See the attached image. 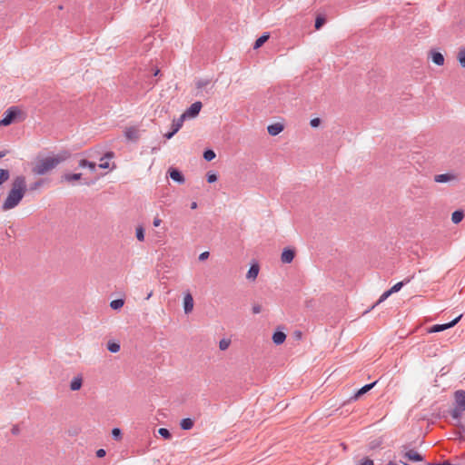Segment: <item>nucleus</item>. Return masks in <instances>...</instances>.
Listing matches in <instances>:
<instances>
[{
	"instance_id": "20",
	"label": "nucleus",
	"mask_w": 465,
	"mask_h": 465,
	"mask_svg": "<svg viewBox=\"0 0 465 465\" xmlns=\"http://www.w3.org/2000/svg\"><path fill=\"white\" fill-rule=\"evenodd\" d=\"M377 383V381H374L371 384H367L365 386H363L362 388H361L357 393L355 394L354 396V399L357 400L359 399L361 395H363L364 393L368 392L371 389H372L374 387V385Z\"/></svg>"
},
{
	"instance_id": "29",
	"label": "nucleus",
	"mask_w": 465,
	"mask_h": 465,
	"mask_svg": "<svg viewBox=\"0 0 465 465\" xmlns=\"http://www.w3.org/2000/svg\"><path fill=\"white\" fill-rule=\"evenodd\" d=\"M107 349L113 352V353H116L120 351V345L116 342H109L107 344Z\"/></svg>"
},
{
	"instance_id": "22",
	"label": "nucleus",
	"mask_w": 465,
	"mask_h": 465,
	"mask_svg": "<svg viewBox=\"0 0 465 465\" xmlns=\"http://www.w3.org/2000/svg\"><path fill=\"white\" fill-rule=\"evenodd\" d=\"M270 35L269 34H264L262 36H260L254 43L253 48L258 49L260 48L268 39Z\"/></svg>"
},
{
	"instance_id": "32",
	"label": "nucleus",
	"mask_w": 465,
	"mask_h": 465,
	"mask_svg": "<svg viewBox=\"0 0 465 465\" xmlns=\"http://www.w3.org/2000/svg\"><path fill=\"white\" fill-rule=\"evenodd\" d=\"M203 157L206 161H212L215 158V153L213 150H206L203 153Z\"/></svg>"
},
{
	"instance_id": "9",
	"label": "nucleus",
	"mask_w": 465,
	"mask_h": 465,
	"mask_svg": "<svg viewBox=\"0 0 465 465\" xmlns=\"http://www.w3.org/2000/svg\"><path fill=\"white\" fill-rule=\"evenodd\" d=\"M457 179L453 173H442L434 176V181L439 183H450Z\"/></svg>"
},
{
	"instance_id": "5",
	"label": "nucleus",
	"mask_w": 465,
	"mask_h": 465,
	"mask_svg": "<svg viewBox=\"0 0 465 465\" xmlns=\"http://www.w3.org/2000/svg\"><path fill=\"white\" fill-rule=\"evenodd\" d=\"M202 106L203 104L201 102H195L183 114V115H184L185 119L194 118L199 114Z\"/></svg>"
},
{
	"instance_id": "25",
	"label": "nucleus",
	"mask_w": 465,
	"mask_h": 465,
	"mask_svg": "<svg viewBox=\"0 0 465 465\" xmlns=\"http://www.w3.org/2000/svg\"><path fill=\"white\" fill-rule=\"evenodd\" d=\"M463 217L464 214L462 211H455L451 214V221L453 223H459L460 222L462 221Z\"/></svg>"
},
{
	"instance_id": "49",
	"label": "nucleus",
	"mask_w": 465,
	"mask_h": 465,
	"mask_svg": "<svg viewBox=\"0 0 465 465\" xmlns=\"http://www.w3.org/2000/svg\"><path fill=\"white\" fill-rule=\"evenodd\" d=\"M113 156V153H107L106 154V157H112Z\"/></svg>"
},
{
	"instance_id": "48",
	"label": "nucleus",
	"mask_w": 465,
	"mask_h": 465,
	"mask_svg": "<svg viewBox=\"0 0 465 465\" xmlns=\"http://www.w3.org/2000/svg\"><path fill=\"white\" fill-rule=\"evenodd\" d=\"M152 295H153V292H151L150 293H148V295H147L146 299H147V300H148V299H150Z\"/></svg>"
},
{
	"instance_id": "33",
	"label": "nucleus",
	"mask_w": 465,
	"mask_h": 465,
	"mask_svg": "<svg viewBox=\"0 0 465 465\" xmlns=\"http://www.w3.org/2000/svg\"><path fill=\"white\" fill-rule=\"evenodd\" d=\"M158 433H159L162 437H163L164 439H166V440L171 439V433H170V431H169L167 429H165V428H160V429L158 430Z\"/></svg>"
},
{
	"instance_id": "45",
	"label": "nucleus",
	"mask_w": 465,
	"mask_h": 465,
	"mask_svg": "<svg viewBox=\"0 0 465 465\" xmlns=\"http://www.w3.org/2000/svg\"><path fill=\"white\" fill-rule=\"evenodd\" d=\"M261 312V306L257 305V306H253L252 307V312L253 313H259Z\"/></svg>"
},
{
	"instance_id": "16",
	"label": "nucleus",
	"mask_w": 465,
	"mask_h": 465,
	"mask_svg": "<svg viewBox=\"0 0 465 465\" xmlns=\"http://www.w3.org/2000/svg\"><path fill=\"white\" fill-rule=\"evenodd\" d=\"M82 178V173H64L62 176V181L66 183H74L75 181H79Z\"/></svg>"
},
{
	"instance_id": "47",
	"label": "nucleus",
	"mask_w": 465,
	"mask_h": 465,
	"mask_svg": "<svg viewBox=\"0 0 465 465\" xmlns=\"http://www.w3.org/2000/svg\"><path fill=\"white\" fill-rule=\"evenodd\" d=\"M430 465H451V464L449 462H443V463H440V464H430Z\"/></svg>"
},
{
	"instance_id": "34",
	"label": "nucleus",
	"mask_w": 465,
	"mask_h": 465,
	"mask_svg": "<svg viewBox=\"0 0 465 465\" xmlns=\"http://www.w3.org/2000/svg\"><path fill=\"white\" fill-rule=\"evenodd\" d=\"M112 436L116 440H122V432H121V430L118 429V428H114L112 430Z\"/></svg>"
},
{
	"instance_id": "10",
	"label": "nucleus",
	"mask_w": 465,
	"mask_h": 465,
	"mask_svg": "<svg viewBox=\"0 0 465 465\" xmlns=\"http://www.w3.org/2000/svg\"><path fill=\"white\" fill-rule=\"evenodd\" d=\"M295 256V252L292 249H284L281 255V260L283 263H290Z\"/></svg>"
},
{
	"instance_id": "39",
	"label": "nucleus",
	"mask_w": 465,
	"mask_h": 465,
	"mask_svg": "<svg viewBox=\"0 0 465 465\" xmlns=\"http://www.w3.org/2000/svg\"><path fill=\"white\" fill-rule=\"evenodd\" d=\"M209 255H210L209 252H203L199 255V260L204 261L209 257Z\"/></svg>"
},
{
	"instance_id": "30",
	"label": "nucleus",
	"mask_w": 465,
	"mask_h": 465,
	"mask_svg": "<svg viewBox=\"0 0 465 465\" xmlns=\"http://www.w3.org/2000/svg\"><path fill=\"white\" fill-rule=\"evenodd\" d=\"M136 238L140 242H143L144 240V230L141 226L136 228Z\"/></svg>"
},
{
	"instance_id": "43",
	"label": "nucleus",
	"mask_w": 465,
	"mask_h": 465,
	"mask_svg": "<svg viewBox=\"0 0 465 465\" xmlns=\"http://www.w3.org/2000/svg\"><path fill=\"white\" fill-rule=\"evenodd\" d=\"M153 223L154 227H158L161 225L162 220L159 217H154Z\"/></svg>"
},
{
	"instance_id": "19",
	"label": "nucleus",
	"mask_w": 465,
	"mask_h": 465,
	"mask_svg": "<svg viewBox=\"0 0 465 465\" xmlns=\"http://www.w3.org/2000/svg\"><path fill=\"white\" fill-rule=\"evenodd\" d=\"M431 60L437 65H442L444 64V56L440 52H432Z\"/></svg>"
},
{
	"instance_id": "17",
	"label": "nucleus",
	"mask_w": 465,
	"mask_h": 465,
	"mask_svg": "<svg viewBox=\"0 0 465 465\" xmlns=\"http://www.w3.org/2000/svg\"><path fill=\"white\" fill-rule=\"evenodd\" d=\"M286 340V334L282 331H275L272 335V341L276 345L282 344Z\"/></svg>"
},
{
	"instance_id": "36",
	"label": "nucleus",
	"mask_w": 465,
	"mask_h": 465,
	"mask_svg": "<svg viewBox=\"0 0 465 465\" xmlns=\"http://www.w3.org/2000/svg\"><path fill=\"white\" fill-rule=\"evenodd\" d=\"M324 23L325 19L323 17L318 16L315 20V29L319 30Z\"/></svg>"
},
{
	"instance_id": "24",
	"label": "nucleus",
	"mask_w": 465,
	"mask_h": 465,
	"mask_svg": "<svg viewBox=\"0 0 465 465\" xmlns=\"http://www.w3.org/2000/svg\"><path fill=\"white\" fill-rule=\"evenodd\" d=\"M180 426L183 430H191L193 427V421L189 418H185L181 420Z\"/></svg>"
},
{
	"instance_id": "21",
	"label": "nucleus",
	"mask_w": 465,
	"mask_h": 465,
	"mask_svg": "<svg viewBox=\"0 0 465 465\" xmlns=\"http://www.w3.org/2000/svg\"><path fill=\"white\" fill-rule=\"evenodd\" d=\"M170 177L175 181V182H178L180 183H183L184 182V179H183V174L176 169H172L170 171Z\"/></svg>"
},
{
	"instance_id": "4",
	"label": "nucleus",
	"mask_w": 465,
	"mask_h": 465,
	"mask_svg": "<svg viewBox=\"0 0 465 465\" xmlns=\"http://www.w3.org/2000/svg\"><path fill=\"white\" fill-rule=\"evenodd\" d=\"M461 317H462V315L460 314L449 323L435 324L430 327V329L429 330V332H439V331H445L449 328H451L459 322V321L461 319Z\"/></svg>"
},
{
	"instance_id": "23",
	"label": "nucleus",
	"mask_w": 465,
	"mask_h": 465,
	"mask_svg": "<svg viewBox=\"0 0 465 465\" xmlns=\"http://www.w3.org/2000/svg\"><path fill=\"white\" fill-rule=\"evenodd\" d=\"M80 167H88L90 171L94 172L95 170L96 164L94 162H89L85 159H82L79 161Z\"/></svg>"
},
{
	"instance_id": "14",
	"label": "nucleus",
	"mask_w": 465,
	"mask_h": 465,
	"mask_svg": "<svg viewBox=\"0 0 465 465\" xmlns=\"http://www.w3.org/2000/svg\"><path fill=\"white\" fill-rule=\"evenodd\" d=\"M83 385V378L81 375L75 376L70 382V389L73 391H79Z\"/></svg>"
},
{
	"instance_id": "27",
	"label": "nucleus",
	"mask_w": 465,
	"mask_h": 465,
	"mask_svg": "<svg viewBox=\"0 0 465 465\" xmlns=\"http://www.w3.org/2000/svg\"><path fill=\"white\" fill-rule=\"evenodd\" d=\"M231 345V340L230 339H222L220 341H219V349L221 351H225L227 350Z\"/></svg>"
},
{
	"instance_id": "13",
	"label": "nucleus",
	"mask_w": 465,
	"mask_h": 465,
	"mask_svg": "<svg viewBox=\"0 0 465 465\" xmlns=\"http://www.w3.org/2000/svg\"><path fill=\"white\" fill-rule=\"evenodd\" d=\"M267 130H268L269 134L275 136V135L279 134L281 132H282L283 124H282L280 123H276V124L269 125Z\"/></svg>"
},
{
	"instance_id": "41",
	"label": "nucleus",
	"mask_w": 465,
	"mask_h": 465,
	"mask_svg": "<svg viewBox=\"0 0 465 465\" xmlns=\"http://www.w3.org/2000/svg\"><path fill=\"white\" fill-rule=\"evenodd\" d=\"M105 454H106V452H105V450H104V449H99V450H97V451H96V456H97L98 458H103V457H104V456H105Z\"/></svg>"
},
{
	"instance_id": "2",
	"label": "nucleus",
	"mask_w": 465,
	"mask_h": 465,
	"mask_svg": "<svg viewBox=\"0 0 465 465\" xmlns=\"http://www.w3.org/2000/svg\"><path fill=\"white\" fill-rule=\"evenodd\" d=\"M66 159V153L41 158L35 163L33 172L36 174L43 175L54 169L60 163Z\"/></svg>"
},
{
	"instance_id": "11",
	"label": "nucleus",
	"mask_w": 465,
	"mask_h": 465,
	"mask_svg": "<svg viewBox=\"0 0 465 465\" xmlns=\"http://www.w3.org/2000/svg\"><path fill=\"white\" fill-rule=\"evenodd\" d=\"M454 398L458 407L465 411V391H457Z\"/></svg>"
},
{
	"instance_id": "31",
	"label": "nucleus",
	"mask_w": 465,
	"mask_h": 465,
	"mask_svg": "<svg viewBox=\"0 0 465 465\" xmlns=\"http://www.w3.org/2000/svg\"><path fill=\"white\" fill-rule=\"evenodd\" d=\"M462 411H464V410H461L460 407L457 406L451 412L452 418L455 420H459L461 417Z\"/></svg>"
},
{
	"instance_id": "8",
	"label": "nucleus",
	"mask_w": 465,
	"mask_h": 465,
	"mask_svg": "<svg viewBox=\"0 0 465 465\" xmlns=\"http://www.w3.org/2000/svg\"><path fill=\"white\" fill-rule=\"evenodd\" d=\"M124 136L128 141L134 142L139 138V129L135 126L125 128Z\"/></svg>"
},
{
	"instance_id": "12",
	"label": "nucleus",
	"mask_w": 465,
	"mask_h": 465,
	"mask_svg": "<svg viewBox=\"0 0 465 465\" xmlns=\"http://www.w3.org/2000/svg\"><path fill=\"white\" fill-rule=\"evenodd\" d=\"M15 112L13 111V110H8L5 114V115L4 116V118L0 121V126H6V125H9L14 118L15 117Z\"/></svg>"
},
{
	"instance_id": "42",
	"label": "nucleus",
	"mask_w": 465,
	"mask_h": 465,
	"mask_svg": "<svg viewBox=\"0 0 465 465\" xmlns=\"http://www.w3.org/2000/svg\"><path fill=\"white\" fill-rule=\"evenodd\" d=\"M104 159H101V163L99 164V167L102 169H108L110 164L108 162H103Z\"/></svg>"
},
{
	"instance_id": "15",
	"label": "nucleus",
	"mask_w": 465,
	"mask_h": 465,
	"mask_svg": "<svg viewBox=\"0 0 465 465\" xmlns=\"http://www.w3.org/2000/svg\"><path fill=\"white\" fill-rule=\"evenodd\" d=\"M259 270L260 268L258 264H252L246 274V278L251 281H255L259 274Z\"/></svg>"
},
{
	"instance_id": "28",
	"label": "nucleus",
	"mask_w": 465,
	"mask_h": 465,
	"mask_svg": "<svg viewBox=\"0 0 465 465\" xmlns=\"http://www.w3.org/2000/svg\"><path fill=\"white\" fill-rule=\"evenodd\" d=\"M10 177V173L7 170L0 169V185L6 182Z\"/></svg>"
},
{
	"instance_id": "3",
	"label": "nucleus",
	"mask_w": 465,
	"mask_h": 465,
	"mask_svg": "<svg viewBox=\"0 0 465 465\" xmlns=\"http://www.w3.org/2000/svg\"><path fill=\"white\" fill-rule=\"evenodd\" d=\"M402 459L401 462L404 465H408L407 461H421L423 460L422 456L414 450H408L402 453Z\"/></svg>"
},
{
	"instance_id": "46",
	"label": "nucleus",
	"mask_w": 465,
	"mask_h": 465,
	"mask_svg": "<svg viewBox=\"0 0 465 465\" xmlns=\"http://www.w3.org/2000/svg\"><path fill=\"white\" fill-rule=\"evenodd\" d=\"M191 208L192 209H196L197 208V203L195 202L192 203Z\"/></svg>"
},
{
	"instance_id": "26",
	"label": "nucleus",
	"mask_w": 465,
	"mask_h": 465,
	"mask_svg": "<svg viewBox=\"0 0 465 465\" xmlns=\"http://www.w3.org/2000/svg\"><path fill=\"white\" fill-rule=\"evenodd\" d=\"M124 301L123 299H117V300H114L110 302V307L113 310H119L124 306Z\"/></svg>"
},
{
	"instance_id": "1",
	"label": "nucleus",
	"mask_w": 465,
	"mask_h": 465,
	"mask_svg": "<svg viewBox=\"0 0 465 465\" xmlns=\"http://www.w3.org/2000/svg\"><path fill=\"white\" fill-rule=\"evenodd\" d=\"M26 193V181L22 175L16 176L11 184L5 200L2 204L3 211H9L15 208L23 200Z\"/></svg>"
},
{
	"instance_id": "7",
	"label": "nucleus",
	"mask_w": 465,
	"mask_h": 465,
	"mask_svg": "<svg viewBox=\"0 0 465 465\" xmlns=\"http://www.w3.org/2000/svg\"><path fill=\"white\" fill-rule=\"evenodd\" d=\"M194 302L192 294L187 292L183 296V309L186 314L191 313L193 310Z\"/></svg>"
},
{
	"instance_id": "6",
	"label": "nucleus",
	"mask_w": 465,
	"mask_h": 465,
	"mask_svg": "<svg viewBox=\"0 0 465 465\" xmlns=\"http://www.w3.org/2000/svg\"><path fill=\"white\" fill-rule=\"evenodd\" d=\"M402 286H403V282H397L396 284H394L390 290L386 291L385 292H383L381 294V296L380 297V299H379V301L377 302L376 304H379V303L382 302L389 296H391L392 293L399 292L401 289Z\"/></svg>"
},
{
	"instance_id": "38",
	"label": "nucleus",
	"mask_w": 465,
	"mask_h": 465,
	"mask_svg": "<svg viewBox=\"0 0 465 465\" xmlns=\"http://www.w3.org/2000/svg\"><path fill=\"white\" fill-rule=\"evenodd\" d=\"M217 180V176L215 173H208L207 175V181L208 183H214Z\"/></svg>"
},
{
	"instance_id": "44",
	"label": "nucleus",
	"mask_w": 465,
	"mask_h": 465,
	"mask_svg": "<svg viewBox=\"0 0 465 465\" xmlns=\"http://www.w3.org/2000/svg\"><path fill=\"white\" fill-rule=\"evenodd\" d=\"M176 133L174 131L172 130V132L170 133H167L164 134V136L167 138V139H171Z\"/></svg>"
},
{
	"instance_id": "35",
	"label": "nucleus",
	"mask_w": 465,
	"mask_h": 465,
	"mask_svg": "<svg viewBox=\"0 0 465 465\" xmlns=\"http://www.w3.org/2000/svg\"><path fill=\"white\" fill-rule=\"evenodd\" d=\"M458 59L462 67H465V50H460L458 54Z\"/></svg>"
},
{
	"instance_id": "18",
	"label": "nucleus",
	"mask_w": 465,
	"mask_h": 465,
	"mask_svg": "<svg viewBox=\"0 0 465 465\" xmlns=\"http://www.w3.org/2000/svg\"><path fill=\"white\" fill-rule=\"evenodd\" d=\"M184 120H185V117L183 114L178 119H174L172 123L173 131L177 133L182 128Z\"/></svg>"
},
{
	"instance_id": "40",
	"label": "nucleus",
	"mask_w": 465,
	"mask_h": 465,
	"mask_svg": "<svg viewBox=\"0 0 465 465\" xmlns=\"http://www.w3.org/2000/svg\"><path fill=\"white\" fill-rule=\"evenodd\" d=\"M360 465H374L373 460L371 459H364Z\"/></svg>"
},
{
	"instance_id": "37",
	"label": "nucleus",
	"mask_w": 465,
	"mask_h": 465,
	"mask_svg": "<svg viewBox=\"0 0 465 465\" xmlns=\"http://www.w3.org/2000/svg\"><path fill=\"white\" fill-rule=\"evenodd\" d=\"M322 121L320 118H313L310 121V124L312 128H317L320 126Z\"/></svg>"
}]
</instances>
